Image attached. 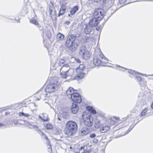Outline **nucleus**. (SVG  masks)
I'll return each instance as SVG.
<instances>
[{
	"label": "nucleus",
	"instance_id": "32",
	"mask_svg": "<svg viewBox=\"0 0 153 153\" xmlns=\"http://www.w3.org/2000/svg\"><path fill=\"white\" fill-rule=\"evenodd\" d=\"M45 128L47 129H51L53 128V126L51 124L48 123L46 125Z\"/></svg>",
	"mask_w": 153,
	"mask_h": 153
},
{
	"label": "nucleus",
	"instance_id": "39",
	"mask_svg": "<svg viewBox=\"0 0 153 153\" xmlns=\"http://www.w3.org/2000/svg\"><path fill=\"white\" fill-rule=\"evenodd\" d=\"M65 11L64 10H59L58 16L59 17L60 16L63 15L65 13Z\"/></svg>",
	"mask_w": 153,
	"mask_h": 153
},
{
	"label": "nucleus",
	"instance_id": "59",
	"mask_svg": "<svg viewBox=\"0 0 153 153\" xmlns=\"http://www.w3.org/2000/svg\"><path fill=\"white\" fill-rule=\"evenodd\" d=\"M150 106H151V108L152 109H153V102H152V103L151 104Z\"/></svg>",
	"mask_w": 153,
	"mask_h": 153
},
{
	"label": "nucleus",
	"instance_id": "21",
	"mask_svg": "<svg viewBox=\"0 0 153 153\" xmlns=\"http://www.w3.org/2000/svg\"><path fill=\"white\" fill-rule=\"evenodd\" d=\"M78 73V74H77L75 76V78L76 79H81L83 77L84 74H85V73H83L82 71H79Z\"/></svg>",
	"mask_w": 153,
	"mask_h": 153
},
{
	"label": "nucleus",
	"instance_id": "35",
	"mask_svg": "<svg viewBox=\"0 0 153 153\" xmlns=\"http://www.w3.org/2000/svg\"><path fill=\"white\" fill-rule=\"evenodd\" d=\"M61 132V130L56 129L54 131L53 133L56 135H59Z\"/></svg>",
	"mask_w": 153,
	"mask_h": 153
},
{
	"label": "nucleus",
	"instance_id": "38",
	"mask_svg": "<svg viewBox=\"0 0 153 153\" xmlns=\"http://www.w3.org/2000/svg\"><path fill=\"white\" fill-rule=\"evenodd\" d=\"M117 10V9H116V10H113V12H112V13H111V15L110 16H107V18L106 19H104V20H105V21L103 23H104V25L105 24V22L108 20V19L110 18V16L112 15V14H113L114 12H115V11H116V10Z\"/></svg>",
	"mask_w": 153,
	"mask_h": 153
},
{
	"label": "nucleus",
	"instance_id": "40",
	"mask_svg": "<svg viewBox=\"0 0 153 153\" xmlns=\"http://www.w3.org/2000/svg\"><path fill=\"white\" fill-rule=\"evenodd\" d=\"M98 114L102 117H104L105 116L104 113L101 111H98Z\"/></svg>",
	"mask_w": 153,
	"mask_h": 153
},
{
	"label": "nucleus",
	"instance_id": "34",
	"mask_svg": "<svg viewBox=\"0 0 153 153\" xmlns=\"http://www.w3.org/2000/svg\"><path fill=\"white\" fill-rule=\"evenodd\" d=\"M91 151L92 150L91 149H87V148H85V150L82 151V153H90L91 152Z\"/></svg>",
	"mask_w": 153,
	"mask_h": 153
},
{
	"label": "nucleus",
	"instance_id": "33",
	"mask_svg": "<svg viewBox=\"0 0 153 153\" xmlns=\"http://www.w3.org/2000/svg\"><path fill=\"white\" fill-rule=\"evenodd\" d=\"M104 25V23H102V25H100V26H97L96 28V29L97 31H100L101 30Z\"/></svg>",
	"mask_w": 153,
	"mask_h": 153
},
{
	"label": "nucleus",
	"instance_id": "56",
	"mask_svg": "<svg viewBox=\"0 0 153 153\" xmlns=\"http://www.w3.org/2000/svg\"><path fill=\"white\" fill-rule=\"evenodd\" d=\"M47 143L48 144V146H49L50 145H51L50 142L48 140H47Z\"/></svg>",
	"mask_w": 153,
	"mask_h": 153
},
{
	"label": "nucleus",
	"instance_id": "53",
	"mask_svg": "<svg viewBox=\"0 0 153 153\" xmlns=\"http://www.w3.org/2000/svg\"><path fill=\"white\" fill-rule=\"evenodd\" d=\"M49 14L50 15H52V10L51 7H49Z\"/></svg>",
	"mask_w": 153,
	"mask_h": 153
},
{
	"label": "nucleus",
	"instance_id": "29",
	"mask_svg": "<svg viewBox=\"0 0 153 153\" xmlns=\"http://www.w3.org/2000/svg\"><path fill=\"white\" fill-rule=\"evenodd\" d=\"M57 39L59 40H61L64 37V35L62 33H59L56 36Z\"/></svg>",
	"mask_w": 153,
	"mask_h": 153
},
{
	"label": "nucleus",
	"instance_id": "61",
	"mask_svg": "<svg viewBox=\"0 0 153 153\" xmlns=\"http://www.w3.org/2000/svg\"><path fill=\"white\" fill-rule=\"evenodd\" d=\"M56 11L55 10L53 12V14H52V15H55V16H56Z\"/></svg>",
	"mask_w": 153,
	"mask_h": 153
},
{
	"label": "nucleus",
	"instance_id": "15",
	"mask_svg": "<svg viewBox=\"0 0 153 153\" xmlns=\"http://www.w3.org/2000/svg\"><path fill=\"white\" fill-rule=\"evenodd\" d=\"M91 55L90 53V52L88 50L80 56H82L83 59L84 60H88L89 59L91 56Z\"/></svg>",
	"mask_w": 153,
	"mask_h": 153
},
{
	"label": "nucleus",
	"instance_id": "28",
	"mask_svg": "<svg viewBox=\"0 0 153 153\" xmlns=\"http://www.w3.org/2000/svg\"><path fill=\"white\" fill-rule=\"evenodd\" d=\"M84 66L83 64H80L79 65V67L76 69V71L77 73L79 72V71H83V69L84 68Z\"/></svg>",
	"mask_w": 153,
	"mask_h": 153
},
{
	"label": "nucleus",
	"instance_id": "45",
	"mask_svg": "<svg viewBox=\"0 0 153 153\" xmlns=\"http://www.w3.org/2000/svg\"><path fill=\"white\" fill-rule=\"evenodd\" d=\"M50 15V16L52 18V20H56L57 18L56 17V16L52 15V14Z\"/></svg>",
	"mask_w": 153,
	"mask_h": 153
},
{
	"label": "nucleus",
	"instance_id": "57",
	"mask_svg": "<svg viewBox=\"0 0 153 153\" xmlns=\"http://www.w3.org/2000/svg\"><path fill=\"white\" fill-rule=\"evenodd\" d=\"M10 114V112L9 111L6 112H5V115H7L9 114Z\"/></svg>",
	"mask_w": 153,
	"mask_h": 153
},
{
	"label": "nucleus",
	"instance_id": "17",
	"mask_svg": "<svg viewBox=\"0 0 153 153\" xmlns=\"http://www.w3.org/2000/svg\"><path fill=\"white\" fill-rule=\"evenodd\" d=\"M92 28L89 25H86L84 29V33L85 34H89L92 30Z\"/></svg>",
	"mask_w": 153,
	"mask_h": 153
},
{
	"label": "nucleus",
	"instance_id": "20",
	"mask_svg": "<svg viewBox=\"0 0 153 153\" xmlns=\"http://www.w3.org/2000/svg\"><path fill=\"white\" fill-rule=\"evenodd\" d=\"M88 133V128H82L79 131V134L81 135H85Z\"/></svg>",
	"mask_w": 153,
	"mask_h": 153
},
{
	"label": "nucleus",
	"instance_id": "43",
	"mask_svg": "<svg viewBox=\"0 0 153 153\" xmlns=\"http://www.w3.org/2000/svg\"><path fill=\"white\" fill-rule=\"evenodd\" d=\"M46 35L48 39H50L51 36V33L50 31H47Z\"/></svg>",
	"mask_w": 153,
	"mask_h": 153
},
{
	"label": "nucleus",
	"instance_id": "49",
	"mask_svg": "<svg viewBox=\"0 0 153 153\" xmlns=\"http://www.w3.org/2000/svg\"><path fill=\"white\" fill-rule=\"evenodd\" d=\"M98 142V139H94L92 141V142L95 144L97 143Z\"/></svg>",
	"mask_w": 153,
	"mask_h": 153
},
{
	"label": "nucleus",
	"instance_id": "63",
	"mask_svg": "<svg viewBox=\"0 0 153 153\" xmlns=\"http://www.w3.org/2000/svg\"><path fill=\"white\" fill-rule=\"evenodd\" d=\"M2 110L4 111H6V110H7V108H5L3 109H2Z\"/></svg>",
	"mask_w": 153,
	"mask_h": 153
},
{
	"label": "nucleus",
	"instance_id": "50",
	"mask_svg": "<svg viewBox=\"0 0 153 153\" xmlns=\"http://www.w3.org/2000/svg\"><path fill=\"white\" fill-rule=\"evenodd\" d=\"M100 58H101L102 60L104 59V57H105L103 54L102 53H101L100 55Z\"/></svg>",
	"mask_w": 153,
	"mask_h": 153
},
{
	"label": "nucleus",
	"instance_id": "3",
	"mask_svg": "<svg viewBox=\"0 0 153 153\" xmlns=\"http://www.w3.org/2000/svg\"><path fill=\"white\" fill-rule=\"evenodd\" d=\"M122 68L125 70H128V73L129 74V76L131 78H134L136 81L139 83V84L142 86H145L146 85V82L144 79H143L141 77L137 75L138 74H141L139 73H136L135 71L131 69H128L126 68L120 66L119 65H117L116 67Z\"/></svg>",
	"mask_w": 153,
	"mask_h": 153
},
{
	"label": "nucleus",
	"instance_id": "52",
	"mask_svg": "<svg viewBox=\"0 0 153 153\" xmlns=\"http://www.w3.org/2000/svg\"><path fill=\"white\" fill-rule=\"evenodd\" d=\"M126 0H119V2L120 4H123L125 2Z\"/></svg>",
	"mask_w": 153,
	"mask_h": 153
},
{
	"label": "nucleus",
	"instance_id": "18",
	"mask_svg": "<svg viewBox=\"0 0 153 153\" xmlns=\"http://www.w3.org/2000/svg\"><path fill=\"white\" fill-rule=\"evenodd\" d=\"M88 50L86 49V46L84 45H82L79 48V55H81L82 53L87 51Z\"/></svg>",
	"mask_w": 153,
	"mask_h": 153
},
{
	"label": "nucleus",
	"instance_id": "36",
	"mask_svg": "<svg viewBox=\"0 0 153 153\" xmlns=\"http://www.w3.org/2000/svg\"><path fill=\"white\" fill-rule=\"evenodd\" d=\"M66 6L65 4H62L59 10H64V11H65L66 9Z\"/></svg>",
	"mask_w": 153,
	"mask_h": 153
},
{
	"label": "nucleus",
	"instance_id": "9",
	"mask_svg": "<svg viewBox=\"0 0 153 153\" xmlns=\"http://www.w3.org/2000/svg\"><path fill=\"white\" fill-rule=\"evenodd\" d=\"M65 60L63 59H60L59 60H57L55 62V63L54 65V67L56 68H59L62 67L63 65V64L65 63Z\"/></svg>",
	"mask_w": 153,
	"mask_h": 153
},
{
	"label": "nucleus",
	"instance_id": "13",
	"mask_svg": "<svg viewBox=\"0 0 153 153\" xmlns=\"http://www.w3.org/2000/svg\"><path fill=\"white\" fill-rule=\"evenodd\" d=\"M76 91V90H75L73 88L69 87L66 91V93L68 97L71 98V96L74 94V93H75Z\"/></svg>",
	"mask_w": 153,
	"mask_h": 153
},
{
	"label": "nucleus",
	"instance_id": "24",
	"mask_svg": "<svg viewBox=\"0 0 153 153\" xmlns=\"http://www.w3.org/2000/svg\"><path fill=\"white\" fill-rule=\"evenodd\" d=\"M110 128V127L108 126H102L100 131L102 133H104L108 130Z\"/></svg>",
	"mask_w": 153,
	"mask_h": 153
},
{
	"label": "nucleus",
	"instance_id": "10",
	"mask_svg": "<svg viewBox=\"0 0 153 153\" xmlns=\"http://www.w3.org/2000/svg\"><path fill=\"white\" fill-rule=\"evenodd\" d=\"M146 97L145 95L142 92H140L138 95V100L141 101V105H143L146 104L145 101V99Z\"/></svg>",
	"mask_w": 153,
	"mask_h": 153
},
{
	"label": "nucleus",
	"instance_id": "31",
	"mask_svg": "<svg viewBox=\"0 0 153 153\" xmlns=\"http://www.w3.org/2000/svg\"><path fill=\"white\" fill-rule=\"evenodd\" d=\"M148 111V109L147 108H145L144 109H143L141 112V113L140 114V116H144L146 115V113Z\"/></svg>",
	"mask_w": 153,
	"mask_h": 153
},
{
	"label": "nucleus",
	"instance_id": "16",
	"mask_svg": "<svg viewBox=\"0 0 153 153\" xmlns=\"http://www.w3.org/2000/svg\"><path fill=\"white\" fill-rule=\"evenodd\" d=\"M73 74V73L60 71V75L62 78L66 79L68 76H71Z\"/></svg>",
	"mask_w": 153,
	"mask_h": 153
},
{
	"label": "nucleus",
	"instance_id": "37",
	"mask_svg": "<svg viewBox=\"0 0 153 153\" xmlns=\"http://www.w3.org/2000/svg\"><path fill=\"white\" fill-rule=\"evenodd\" d=\"M85 148H86V146H81L79 149V152H78L77 153H80V152L82 153V151L85 150Z\"/></svg>",
	"mask_w": 153,
	"mask_h": 153
},
{
	"label": "nucleus",
	"instance_id": "22",
	"mask_svg": "<svg viewBox=\"0 0 153 153\" xmlns=\"http://www.w3.org/2000/svg\"><path fill=\"white\" fill-rule=\"evenodd\" d=\"M86 108L87 110L93 114H95L97 113L96 110L93 107L91 106H88L86 107Z\"/></svg>",
	"mask_w": 153,
	"mask_h": 153
},
{
	"label": "nucleus",
	"instance_id": "46",
	"mask_svg": "<svg viewBox=\"0 0 153 153\" xmlns=\"http://www.w3.org/2000/svg\"><path fill=\"white\" fill-rule=\"evenodd\" d=\"M48 147V151L50 152L51 153L52 151V149L51 148V145H50Z\"/></svg>",
	"mask_w": 153,
	"mask_h": 153
},
{
	"label": "nucleus",
	"instance_id": "23",
	"mask_svg": "<svg viewBox=\"0 0 153 153\" xmlns=\"http://www.w3.org/2000/svg\"><path fill=\"white\" fill-rule=\"evenodd\" d=\"M79 9V7L77 5L74 6L70 11V13L71 16L74 15Z\"/></svg>",
	"mask_w": 153,
	"mask_h": 153
},
{
	"label": "nucleus",
	"instance_id": "55",
	"mask_svg": "<svg viewBox=\"0 0 153 153\" xmlns=\"http://www.w3.org/2000/svg\"><path fill=\"white\" fill-rule=\"evenodd\" d=\"M75 60L76 61V62L78 63H80L81 62V61L79 59H75Z\"/></svg>",
	"mask_w": 153,
	"mask_h": 153
},
{
	"label": "nucleus",
	"instance_id": "19",
	"mask_svg": "<svg viewBox=\"0 0 153 153\" xmlns=\"http://www.w3.org/2000/svg\"><path fill=\"white\" fill-rule=\"evenodd\" d=\"M93 63L95 65L99 66L102 65V62L99 58L95 57L93 59Z\"/></svg>",
	"mask_w": 153,
	"mask_h": 153
},
{
	"label": "nucleus",
	"instance_id": "25",
	"mask_svg": "<svg viewBox=\"0 0 153 153\" xmlns=\"http://www.w3.org/2000/svg\"><path fill=\"white\" fill-rule=\"evenodd\" d=\"M95 122L94 126L95 128L96 129L99 128L101 125V124L100 122V120L97 119L95 120Z\"/></svg>",
	"mask_w": 153,
	"mask_h": 153
},
{
	"label": "nucleus",
	"instance_id": "30",
	"mask_svg": "<svg viewBox=\"0 0 153 153\" xmlns=\"http://www.w3.org/2000/svg\"><path fill=\"white\" fill-rule=\"evenodd\" d=\"M114 0H105V1H102L103 4H112L114 2Z\"/></svg>",
	"mask_w": 153,
	"mask_h": 153
},
{
	"label": "nucleus",
	"instance_id": "44",
	"mask_svg": "<svg viewBox=\"0 0 153 153\" xmlns=\"http://www.w3.org/2000/svg\"><path fill=\"white\" fill-rule=\"evenodd\" d=\"M96 137V134L94 133H92L90 134L89 137L91 138H94Z\"/></svg>",
	"mask_w": 153,
	"mask_h": 153
},
{
	"label": "nucleus",
	"instance_id": "47",
	"mask_svg": "<svg viewBox=\"0 0 153 153\" xmlns=\"http://www.w3.org/2000/svg\"><path fill=\"white\" fill-rule=\"evenodd\" d=\"M103 60H104L102 61V62H104L106 63H108V59L106 57H104Z\"/></svg>",
	"mask_w": 153,
	"mask_h": 153
},
{
	"label": "nucleus",
	"instance_id": "1",
	"mask_svg": "<svg viewBox=\"0 0 153 153\" xmlns=\"http://www.w3.org/2000/svg\"><path fill=\"white\" fill-rule=\"evenodd\" d=\"M65 133L69 136L74 135L78 130V126L74 121H69L66 123Z\"/></svg>",
	"mask_w": 153,
	"mask_h": 153
},
{
	"label": "nucleus",
	"instance_id": "41",
	"mask_svg": "<svg viewBox=\"0 0 153 153\" xmlns=\"http://www.w3.org/2000/svg\"><path fill=\"white\" fill-rule=\"evenodd\" d=\"M138 122H137L136 123L134 124L133 125L132 127L131 128H129L126 131L127 133H126V134H127V133H129L131 130V129L133 128L135 126V125Z\"/></svg>",
	"mask_w": 153,
	"mask_h": 153
},
{
	"label": "nucleus",
	"instance_id": "42",
	"mask_svg": "<svg viewBox=\"0 0 153 153\" xmlns=\"http://www.w3.org/2000/svg\"><path fill=\"white\" fill-rule=\"evenodd\" d=\"M68 116V113L67 112H64L62 114V116L64 118H66Z\"/></svg>",
	"mask_w": 153,
	"mask_h": 153
},
{
	"label": "nucleus",
	"instance_id": "5",
	"mask_svg": "<svg viewBox=\"0 0 153 153\" xmlns=\"http://www.w3.org/2000/svg\"><path fill=\"white\" fill-rule=\"evenodd\" d=\"M104 11L100 8L95 9L94 13V17L100 21L103 18Z\"/></svg>",
	"mask_w": 153,
	"mask_h": 153
},
{
	"label": "nucleus",
	"instance_id": "51",
	"mask_svg": "<svg viewBox=\"0 0 153 153\" xmlns=\"http://www.w3.org/2000/svg\"><path fill=\"white\" fill-rule=\"evenodd\" d=\"M39 118L42 120L44 122H46L48 121L47 119H43L41 116H39Z\"/></svg>",
	"mask_w": 153,
	"mask_h": 153
},
{
	"label": "nucleus",
	"instance_id": "48",
	"mask_svg": "<svg viewBox=\"0 0 153 153\" xmlns=\"http://www.w3.org/2000/svg\"><path fill=\"white\" fill-rule=\"evenodd\" d=\"M37 27L39 28V30H43V27L39 24Z\"/></svg>",
	"mask_w": 153,
	"mask_h": 153
},
{
	"label": "nucleus",
	"instance_id": "8",
	"mask_svg": "<svg viewBox=\"0 0 153 153\" xmlns=\"http://www.w3.org/2000/svg\"><path fill=\"white\" fill-rule=\"evenodd\" d=\"M59 69L60 70V71H62L70 73H73V70L72 68H71L68 65L65 63L63 64V65H62V67L59 68Z\"/></svg>",
	"mask_w": 153,
	"mask_h": 153
},
{
	"label": "nucleus",
	"instance_id": "4",
	"mask_svg": "<svg viewBox=\"0 0 153 153\" xmlns=\"http://www.w3.org/2000/svg\"><path fill=\"white\" fill-rule=\"evenodd\" d=\"M82 118L83 121V124L86 126L91 127L92 125V122L91 120H92V117L89 114H87L84 112L82 114Z\"/></svg>",
	"mask_w": 153,
	"mask_h": 153
},
{
	"label": "nucleus",
	"instance_id": "14",
	"mask_svg": "<svg viewBox=\"0 0 153 153\" xmlns=\"http://www.w3.org/2000/svg\"><path fill=\"white\" fill-rule=\"evenodd\" d=\"M28 125L30 128H34V130L40 134H44L43 132L38 128V127L36 125H32L30 123H28Z\"/></svg>",
	"mask_w": 153,
	"mask_h": 153
},
{
	"label": "nucleus",
	"instance_id": "64",
	"mask_svg": "<svg viewBox=\"0 0 153 153\" xmlns=\"http://www.w3.org/2000/svg\"><path fill=\"white\" fill-rule=\"evenodd\" d=\"M27 110H28V111H31V110L30 109V108H27Z\"/></svg>",
	"mask_w": 153,
	"mask_h": 153
},
{
	"label": "nucleus",
	"instance_id": "54",
	"mask_svg": "<svg viewBox=\"0 0 153 153\" xmlns=\"http://www.w3.org/2000/svg\"><path fill=\"white\" fill-rule=\"evenodd\" d=\"M41 135H44V139H45V140H46L47 141V140H48V137L45 134H44H44H41Z\"/></svg>",
	"mask_w": 153,
	"mask_h": 153
},
{
	"label": "nucleus",
	"instance_id": "11",
	"mask_svg": "<svg viewBox=\"0 0 153 153\" xmlns=\"http://www.w3.org/2000/svg\"><path fill=\"white\" fill-rule=\"evenodd\" d=\"M79 104L73 102L71 107V112L74 114H76L79 110Z\"/></svg>",
	"mask_w": 153,
	"mask_h": 153
},
{
	"label": "nucleus",
	"instance_id": "60",
	"mask_svg": "<svg viewBox=\"0 0 153 153\" xmlns=\"http://www.w3.org/2000/svg\"><path fill=\"white\" fill-rule=\"evenodd\" d=\"M94 1L96 2H98L100 1L101 0H94Z\"/></svg>",
	"mask_w": 153,
	"mask_h": 153
},
{
	"label": "nucleus",
	"instance_id": "12",
	"mask_svg": "<svg viewBox=\"0 0 153 153\" xmlns=\"http://www.w3.org/2000/svg\"><path fill=\"white\" fill-rule=\"evenodd\" d=\"M100 22L99 20L94 17L90 20L88 25L92 28L97 26Z\"/></svg>",
	"mask_w": 153,
	"mask_h": 153
},
{
	"label": "nucleus",
	"instance_id": "26",
	"mask_svg": "<svg viewBox=\"0 0 153 153\" xmlns=\"http://www.w3.org/2000/svg\"><path fill=\"white\" fill-rule=\"evenodd\" d=\"M19 115L20 117H28L30 116L29 113H25L24 112H21L19 113Z\"/></svg>",
	"mask_w": 153,
	"mask_h": 153
},
{
	"label": "nucleus",
	"instance_id": "62",
	"mask_svg": "<svg viewBox=\"0 0 153 153\" xmlns=\"http://www.w3.org/2000/svg\"><path fill=\"white\" fill-rule=\"evenodd\" d=\"M61 117H58V119L60 121L61 120Z\"/></svg>",
	"mask_w": 153,
	"mask_h": 153
},
{
	"label": "nucleus",
	"instance_id": "58",
	"mask_svg": "<svg viewBox=\"0 0 153 153\" xmlns=\"http://www.w3.org/2000/svg\"><path fill=\"white\" fill-rule=\"evenodd\" d=\"M4 126V124L0 123V128L1 127H3Z\"/></svg>",
	"mask_w": 153,
	"mask_h": 153
},
{
	"label": "nucleus",
	"instance_id": "7",
	"mask_svg": "<svg viewBox=\"0 0 153 153\" xmlns=\"http://www.w3.org/2000/svg\"><path fill=\"white\" fill-rule=\"evenodd\" d=\"M57 85L56 83H52L48 85L45 89V91L46 93H51L54 91Z\"/></svg>",
	"mask_w": 153,
	"mask_h": 153
},
{
	"label": "nucleus",
	"instance_id": "6",
	"mask_svg": "<svg viewBox=\"0 0 153 153\" xmlns=\"http://www.w3.org/2000/svg\"><path fill=\"white\" fill-rule=\"evenodd\" d=\"M71 98L76 103H79L82 100L80 95L77 91L71 96Z\"/></svg>",
	"mask_w": 153,
	"mask_h": 153
},
{
	"label": "nucleus",
	"instance_id": "27",
	"mask_svg": "<svg viewBox=\"0 0 153 153\" xmlns=\"http://www.w3.org/2000/svg\"><path fill=\"white\" fill-rule=\"evenodd\" d=\"M29 22L30 23L34 24L36 26H37L39 24L37 21L36 19H30L29 20Z\"/></svg>",
	"mask_w": 153,
	"mask_h": 153
},
{
	"label": "nucleus",
	"instance_id": "2",
	"mask_svg": "<svg viewBox=\"0 0 153 153\" xmlns=\"http://www.w3.org/2000/svg\"><path fill=\"white\" fill-rule=\"evenodd\" d=\"M76 36L74 35H69L65 42V45L69 50L71 52H74L78 47V44L75 42Z\"/></svg>",
	"mask_w": 153,
	"mask_h": 153
}]
</instances>
